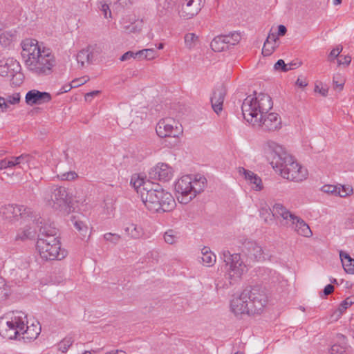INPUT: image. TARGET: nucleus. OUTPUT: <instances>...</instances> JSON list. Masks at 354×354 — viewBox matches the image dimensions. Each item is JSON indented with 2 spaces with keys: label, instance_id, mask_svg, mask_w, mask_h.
<instances>
[{
  "label": "nucleus",
  "instance_id": "obj_18",
  "mask_svg": "<svg viewBox=\"0 0 354 354\" xmlns=\"http://www.w3.org/2000/svg\"><path fill=\"white\" fill-rule=\"evenodd\" d=\"M225 89L223 86L215 88L211 97L212 107L215 113L218 114L223 110V104L225 95Z\"/></svg>",
  "mask_w": 354,
  "mask_h": 354
},
{
  "label": "nucleus",
  "instance_id": "obj_14",
  "mask_svg": "<svg viewBox=\"0 0 354 354\" xmlns=\"http://www.w3.org/2000/svg\"><path fill=\"white\" fill-rule=\"evenodd\" d=\"M174 175V170L166 163H158L150 169L149 176L153 180H158L163 182L169 181Z\"/></svg>",
  "mask_w": 354,
  "mask_h": 354
},
{
  "label": "nucleus",
  "instance_id": "obj_43",
  "mask_svg": "<svg viewBox=\"0 0 354 354\" xmlns=\"http://www.w3.org/2000/svg\"><path fill=\"white\" fill-rule=\"evenodd\" d=\"M333 82L335 88L338 89L339 91H342L343 89L344 80L339 75L334 76Z\"/></svg>",
  "mask_w": 354,
  "mask_h": 354
},
{
  "label": "nucleus",
  "instance_id": "obj_9",
  "mask_svg": "<svg viewBox=\"0 0 354 354\" xmlns=\"http://www.w3.org/2000/svg\"><path fill=\"white\" fill-rule=\"evenodd\" d=\"M0 214L3 219L11 223L21 221V223L32 221L36 224L42 223V218L30 207L24 205H7L3 206L0 209Z\"/></svg>",
  "mask_w": 354,
  "mask_h": 354
},
{
  "label": "nucleus",
  "instance_id": "obj_61",
  "mask_svg": "<svg viewBox=\"0 0 354 354\" xmlns=\"http://www.w3.org/2000/svg\"><path fill=\"white\" fill-rule=\"evenodd\" d=\"M297 86L304 88L308 85V82H306L305 78H298L296 82Z\"/></svg>",
  "mask_w": 354,
  "mask_h": 354
},
{
  "label": "nucleus",
  "instance_id": "obj_30",
  "mask_svg": "<svg viewBox=\"0 0 354 354\" xmlns=\"http://www.w3.org/2000/svg\"><path fill=\"white\" fill-rule=\"evenodd\" d=\"M224 36L225 37V41L228 49L230 48V46L237 44L240 41L241 38L240 33L237 32H234L229 35H225Z\"/></svg>",
  "mask_w": 354,
  "mask_h": 354
},
{
  "label": "nucleus",
  "instance_id": "obj_28",
  "mask_svg": "<svg viewBox=\"0 0 354 354\" xmlns=\"http://www.w3.org/2000/svg\"><path fill=\"white\" fill-rule=\"evenodd\" d=\"M202 261L207 266H212L216 262V255L207 247H204L201 250Z\"/></svg>",
  "mask_w": 354,
  "mask_h": 354
},
{
  "label": "nucleus",
  "instance_id": "obj_62",
  "mask_svg": "<svg viewBox=\"0 0 354 354\" xmlns=\"http://www.w3.org/2000/svg\"><path fill=\"white\" fill-rule=\"evenodd\" d=\"M287 32V29L285 26L279 25L278 26V36H283Z\"/></svg>",
  "mask_w": 354,
  "mask_h": 354
},
{
  "label": "nucleus",
  "instance_id": "obj_8",
  "mask_svg": "<svg viewBox=\"0 0 354 354\" xmlns=\"http://www.w3.org/2000/svg\"><path fill=\"white\" fill-rule=\"evenodd\" d=\"M42 199L46 206L60 212H66L72 201L67 189L58 185L46 187L42 192Z\"/></svg>",
  "mask_w": 354,
  "mask_h": 354
},
{
  "label": "nucleus",
  "instance_id": "obj_50",
  "mask_svg": "<svg viewBox=\"0 0 354 354\" xmlns=\"http://www.w3.org/2000/svg\"><path fill=\"white\" fill-rule=\"evenodd\" d=\"M131 58H138V57L137 56V53H133V51H127L121 56L120 60L124 62L129 60Z\"/></svg>",
  "mask_w": 354,
  "mask_h": 354
},
{
  "label": "nucleus",
  "instance_id": "obj_10",
  "mask_svg": "<svg viewBox=\"0 0 354 354\" xmlns=\"http://www.w3.org/2000/svg\"><path fill=\"white\" fill-rule=\"evenodd\" d=\"M221 255L226 266L228 267L225 277L229 280V285H232L247 272V266L241 260L239 254H231L228 250H223Z\"/></svg>",
  "mask_w": 354,
  "mask_h": 354
},
{
  "label": "nucleus",
  "instance_id": "obj_11",
  "mask_svg": "<svg viewBox=\"0 0 354 354\" xmlns=\"http://www.w3.org/2000/svg\"><path fill=\"white\" fill-rule=\"evenodd\" d=\"M21 315L15 316L10 320L0 318V335L3 338L13 339L21 335V332L25 328V319L26 315L20 313Z\"/></svg>",
  "mask_w": 354,
  "mask_h": 354
},
{
  "label": "nucleus",
  "instance_id": "obj_60",
  "mask_svg": "<svg viewBox=\"0 0 354 354\" xmlns=\"http://www.w3.org/2000/svg\"><path fill=\"white\" fill-rule=\"evenodd\" d=\"M250 183L254 185V187H253V189L257 191H260L263 188L261 182H258L257 180H250Z\"/></svg>",
  "mask_w": 354,
  "mask_h": 354
},
{
  "label": "nucleus",
  "instance_id": "obj_4",
  "mask_svg": "<svg viewBox=\"0 0 354 354\" xmlns=\"http://www.w3.org/2000/svg\"><path fill=\"white\" fill-rule=\"evenodd\" d=\"M267 301L266 295L261 287H250L231 300L230 308L235 315L260 314Z\"/></svg>",
  "mask_w": 354,
  "mask_h": 354
},
{
  "label": "nucleus",
  "instance_id": "obj_37",
  "mask_svg": "<svg viewBox=\"0 0 354 354\" xmlns=\"http://www.w3.org/2000/svg\"><path fill=\"white\" fill-rule=\"evenodd\" d=\"M77 174L75 171H67L57 174V178L61 180H72L77 178Z\"/></svg>",
  "mask_w": 354,
  "mask_h": 354
},
{
  "label": "nucleus",
  "instance_id": "obj_12",
  "mask_svg": "<svg viewBox=\"0 0 354 354\" xmlns=\"http://www.w3.org/2000/svg\"><path fill=\"white\" fill-rule=\"evenodd\" d=\"M156 131L160 138L176 137L182 132L181 126L173 118L160 120L156 125Z\"/></svg>",
  "mask_w": 354,
  "mask_h": 354
},
{
  "label": "nucleus",
  "instance_id": "obj_7",
  "mask_svg": "<svg viewBox=\"0 0 354 354\" xmlns=\"http://www.w3.org/2000/svg\"><path fill=\"white\" fill-rule=\"evenodd\" d=\"M142 201L145 207L153 212H167L176 206L172 195L156 185V189L143 192Z\"/></svg>",
  "mask_w": 354,
  "mask_h": 354
},
{
  "label": "nucleus",
  "instance_id": "obj_33",
  "mask_svg": "<svg viewBox=\"0 0 354 354\" xmlns=\"http://www.w3.org/2000/svg\"><path fill=\"white\" fill-rule=\"evenodd\" d=\"M136 53L139 59L145 58L147 59H152L156 55V52L153 48L143 49Z\"/></svg>",
  "mask_w": 354,
  "mask_h": 354
},
{
  "label": "nucleus",
  "instance_id": "obj_58",
  "mask_svg": "<svg viewBox=\"0 0 354 354\" xmlns=\"http://www.w3.org/2000/svg\"><path fill=\"white\" fill-rule=\"evenodd\" d=\"M288 71L295 68L299 67L302 63L301 62H291L289 64H287Z\"/></svg>",
  "mask_w": 354,
  "mask_h": 354
},
{
  "label": "nucleus",
  "instance_id": "obj_44",
  "mask_svg": "<svg viewBox=\"0 0 354 354\" xmlns=\"http://www.w3.org/2000/svg\"><path fill=\"white\" fill-rule=\"evenodd\" d=\"M346 351V348L339 344H334L331 346L330 353V354H344Z\"/></svg>",
  "mask_w": 354,
  "mask_h": 354
},
{
  "label": "nucleus",
  "instance_id": "obj_38",
  "mask_svg": "<svg viewBox=\"0 0 354 354\" xmlns=\"http://www.w3.org/2000/svg\"><path fill=\"white\" fill-rule=\"evenodd\" d=\"M145 182V181L143 178L139 177H137L136 178L133 177L131 180V184L133 185V188L136 190L138 194L139 189H141V187H142Z\"/></svg>",
  "mask_w": 354,
  "mask_h": 354
},
{
  "label": "nucleus",
  "instance_id": "obj_5",
  "mask_svg": "<svg viewBox=\"0 0 354 354\" xmlns=\"http://www.w3.org/2000/svg\"><path fill=\"white\" fill-rule=\"evenodd\" d=\"M39 228L37 249L40 257L45 260H61L66 256V251L61 248L57 239V229L51 224L44 222L37 224Z\"/></svg>",
  "mask_w": 354,
  "mask_h": 354
},
{
  "label": "nucleus",
  "instance_id": "obj_3",
  "mask_svg": "<svg viewBox=\"0 0 354 354\" xmlns=\"http://www.w3.org/2000/svg\"><path fill=\"white\" fill-rule=\"evenodd\" d=\"M263 147L271 154L270 164L273 169L283 178L297 182L306 178L307 170L295 161L281 146L274 141L268 140Z\"/></svg>",
  "mask_w": 354,
  "mask_h": 354
},
{
  "label": "nucleus",
  "instance_id": "obj_46",
  "mask_svg": "<svg viewBox=\"0 0 354 354\" xmlns=\"http://www.w3.org/2000/svg\"><path fill=\"white\" fill-rule=\"evenodd\" d=\"M348 307L350 306H348V302L342 301L339 304L338 309L335 312V314H337V319L340 317Z\"/></svg>",
  "mask_w": 354,
  "mask_h": 354
},
{
  "label": "nucleus",
  "instance_id": "obj_51",
  "mask_svg": "<svg viewBox=\"0 0 354 354\" xmlns=\"http://www.w3.org/2000/svg\"><path fill=\"white\" fill-rule=\"evenodd\" d=\"M322 191L324 192L337 196V186L326 185L323 186Z\"/></svg>",
  "mask_w": 354,
  "mask_h": 354
},
{
  "label": "nucleus",
  "instance_id": "obj_29",
  "mask_svg": "<svg viewBox=\"0 0 354 354\" xmlns=\"http://www.w3.org/2000/svg\"><path fill=\"white\" fill-rule=\"evenodd\" d=\"M75 228L78 231L82 239L90 236V231L87 224L80 220H75L73 221Z\"/></svg>",
  "mask_w": 354,
  "mask_h": 354
},
{
  "label": "nucleus",
  "instance_id": "obj_39",
  "mask_svg": "<svg viewBox=\"0 0 354 354\" xmlns=\"http://www.w3.org/2000/svg\"><path fill=\"white\" fill-rule=\"evenodd\" d=\"M104 238L106 241L117 244L120 241L121 236L118 234L106 233Z\"/></svg>",
  "mask_w": 354,
  "mask_h": 354
},
{
  "label": "nucleus",
  "instance_id": "obj_27",
  "mask_svg": "<svg viewBox=\"0 0 354 354\" xmlns=\"http://www.w3.org/2000/svg\"><path fill=\"white\" fill-rule=\"evenodd\" d=\"M210 46L215 52H222L228 49L224 35H218L214 37Z\"/></svg>",
  "mask_w": 354,
  "mask_h": 354
},
{
  "label": "nucleus",
  "instance_id": "obj_16",
  "mask_svg": "<svg viewBox=\"0 0 354 354\" xmlns=\"http://www.w3.org/2000/svg\"><path fill=\"white\" fill-rule=\"evenodd\" d=\"M26 102L28 105L41 104L48 102L51 95L48 92H41L38 90H30L26 95Z\"/></svg>",
  "mask_w": 354,
  "mask_h": 354
},
{
  "label": "nucleus",
  "instance_id": "obj_40",
  "mask_svg": "<svg viewBox=\"0 0 354 354\" xmlns=\"http://www.w3.org/2000/svg\"><path fill=\"white\" fill-rule=\"evenodd\" d=\"M32 158V156L29 154H21V156L16 157V160L19 162L20 167L24 168L22 165L28 164Z\"/></svg>",
  "mask_w": 354,
  "mask_h": 354
},
{
  "label": "nucleus",
  "instance_id": "obj_22",
  "mask_svg": "<svg viewBox=\"0 0 354 354\" xmlns=\"http://www.w3.org/2000/svg\"><path fill=\"white\" fill-rule=\"evenodd\" d=\"M291 229L295 231L299 235L305 237H310L313 234L308 225L300 217L298 218Z\"/></svg>",
  "mask_w": 354,
  "mask_h": 354
},
{
  "label": "nucleus",
  "instance_id": "obj_63",
  "mask_svg": "<svg viewBox=\"0 0 354 354\" xmlns=\"http://www.w3.org/2000/svg\"><path fill=\"white\" fill-rule=\"evenodd\" d=\"M8 167H12L19 165V162L16 160V157H12L11 160H7Z\"/></svg>",
  "mask_w": 354,
  "mask_h": 354
},
{
  "label": "nucleus",
  "instance_id": "obj_32",
  "mask_svg": "<svg viewBox=\"0 0 354 354\" xmlns=\"http://www.w3.org/2000/svg\"><path fill=\"white\" fill-rule=\"evenodd\" d=\"M179 239L178 233L173 230H169L165 232L164 239L168 244H174Z\"/></svg>",
  "mask_w": 354,
  "mask_h": 354
},
{
  "label": "nucleus",
  "instance_id": "obj_31",
  "mask_svg": "<svg viewBox=\"0 0 354 354\" xmlns=\"http://www.w3.org/2000/svg\"><path fill=\"white\" fill-rule=\"evenodd\" d=\"M198 42V37L194 33H187L185 35V44L187 48H194Z\"/></svg>",
  "mask_w": 354,
  "mask_h": 354
},
{
  "label": "nucleus",
  "instance_id": "obj_25",
  "mask_svg": "<svg viewBox=\"0 0 354 354\" xmlns=\"http://www.w3.org/2000/svg\"><path fill=\"white\" fill-rule=\"evenodd\" d=\"M339 257L342 263V266L346 272L348 274H354V259H352L348 254L340 251Z\"/></svg>",
  "mask_w": 354,
  "mask_h": 354
},
{
  "label": "nucleus",
  "instance_id": "obj_59",
  "mask_svg": "<svg viewBox=\"0 0 354 354\" xmlns=\"http://www.w3.org/2000/svg\"><path fill=\"white\" fill-rule=\"evenodd\" d=\"M333 291H334L333 286L331 284H328L327 286H325V288L323 290V293L324 295L326 296V295L331 294Z\"/></svg>",
  "mask_w": 354,
  "mask_h": 354
},
{
  "label": "nucleus",
  "instance_id": "obj_17",
  "mask_svg": "<svg viewBox=\"0 0 354 354\" xmlns=\"http://www.w3.org/2000/svg\"><path fill=\"white\" fill-rule=\"evenodd\" d=\"M21 70L19 63L11 58L8 59L4 63L0 64V75L3 77H13Z\"/></svg>",
  "mask_w": 354,
  "mask_h": 354
},
{
  "label": "nucleus",
  "instance_id": "obj_36",
  "mask_svg": "<svg viewBox=\"0 0 354 354\" xmlns=\"http://www.w3.org/2000/svg\"><path fill=\"white\" fill-rule=\"evenodd\" d=\"M353 191V189L348 185H339L337 186V196L340 197H346L349 195Z\"/></svg>",
  "mask_w": 354,
  "mask_h": 354
},
{
  "label": "nucleus",
  "instance_id": "obj_35",
  "mask_svg": "<svg viewBox=\"0 0 354 354\" xmlns=\"http://www.w3.org/2000/svg\"><path fill=\"white\" fill-rule=\"evenodd\" d=\"M74 340L71 337H66L59 344V350L62 353H66L69 347L73 344Z\"/></svg>",
  "mask_w": 354,
  "mask_h": 354
},
{
  "label": "nucleus",
  "instance_id": "obj_34",
  "mask_svg": "<svg viewBox=\"0 0 354 354\" xmlns=\"http://www.w3.org/2000/svg\"><path fill=\"white\" fill-rule=\"evenodd\" d=\"M239 173L243 174L245 178L248 181L254 180L258 182H261V179L257 174L250 170L244 169L243 167H239Z\"/></svg>",
  "mask_w": 354,
  "mask_h": 354
},
{
  "label": "nucleus",
  "instance_id": "obj_19",
  "mask_svg": "<svg viewBox=\"0 0 354 354\" xmlns=\"http://www.w3.org/2000/svg\"><path fill=\"white\" fill-rule=\"evenodd\" d=\"M263 211H265L268 215H270L269 212H271L272 216L276 218L281 217L282 220H283L288 216L290 218L294 219V217L292 216V212L281 203H275L273 205L272 209L268 207V209H263L262 212Z\"/></svg>",
  "mask_w": 354,
  "mask_h": 354
},
{
  "label": "nucleus",
  "instance_id": "obj_56",
  "mask_svg": "<svg viewBox=\"0 0 354 354\" xmlns=\"http://www.w3.org/2000/svg\"><path fill=\"white\" fill-rule=\"evenodd\" d=\"M351 62V57L349 55H346L343 58H341L338 60V63L339 65L345 64L346 66L349 65Z\"/></svg>",
  "mask_w": 354,
  "mask_h": 354
},
{
  "label": "nucleus",
  "instance_id": "obj_54",
  "mask_svg": "<svg viewBox=\"0 0 354 354\" xmlns=\"http://www.w3.org/2000/svg\"><path fill=\"white\" fill-rule=\"evenodd\" d=\"M279 38L274 33H269L266 41L268 43H271V41L274 42V46H277V42L278 41Z\"/></svg>",
  "mask_w": 354,
  "mask_h": 354
},
{
  "label": "nucleus",
  "instance_id": "obj_41",
  "mask_svg": "<svg viewBox=\"0 0 354 354\" xmlns=\"http://www.w3.org/2000/svg\"><path fill=\"white\" fill-rule=\"evenodd\" d=\"M276 47L277 46L271 45L270 43L265 41L262 49V54L264 56H269L272 53Z\"/></svg>",
  "mask_w": 354,
  "mask_h": 354
},
{
  "label": "nucleus",
  "instance_id": "obj_42",
  "mask_svg": "<svg viewBox=\"0 0 354 354\" xmlns=\"http://www.w3.org/2000/svg\"><path fill=\"white\" fill-rule=\"evenodd\" d=\"M292 216L294 217V219L290 218V217L287 216V218H285L281 221V225L283 226L289 227L292 228V225H295L296 221L298 219L299 216L295 215L292 212Z\"/></svg>",
  "mask_w": 354,
  "mask_h": 354
},
{
  "label": "nucleus",
  "instance_id": "obj_13",
  "mask_svg": "<svg viewBox=\"0 0 354 354\" xmlns=\"http://www.w3.org/2000/svg\"><path fill=\"white\" fill-rule=\"evenodd\" d=\"M240 248L243 254L250 261L257 262L265 259L262 247L255 241L245 239Z\"/></svg>",
  "mask_w": 354,
  "mask_h": 354
},
{
  "label": "nucleus",
  "instance_id": "obj_53",
  "mask_svg": "<svg viewBox=\"0 0 354 354\" xmlns=\"http://www.w3.org/2000/svg\"><path fill=\"white\" fill-rule=\"evenodd\" d=\"M88 80V78L87 77H82L73 80L71 84H73V87L75 88L84 84Z\"/></svg>",
  "mask_w": 354,
  "mask_h": 354
},
{
  "label": "nucleus",
  "instance_id": "obj_1",
  "mask_svg": "<svg viewBox=\"0 0 354 354\" xmlns=\"http://www.w3.org/2000/svg\"><path fill=\"white\" fill-rule=\"evenodd\" d=\"M272 106V99L267 94L260 93L254 97L248 96L241 106L243 118L263 131H277L281 127V120L277 113H268Z\"/></svg>",
  "mask_w": 354,
  "mask_h": 354
},
{
  "label": "nucleus",
  "instance_id": "obj_15",
  "mask_svg": "<svg viewBox=\"0 0 354 354\" xmlns=\"http://www.w3.org/2000/svg\"><path fill=\"white\" fill-rule=\"evenodd\" d=\"M203 5L204 1L201 0H183L179 12L180 17L187 19H191L201 11Z\"/></svg>",
  "mask_w": 354,
  "mask_h": 354
},
{
  "label": "nucleus",
  "instance_id": "obj_24",
  "mask_svg": "<svg viewBox=\"0 0 354 354\" xmlns=\"http://www.w3.org/2000/svg\"><path fill=\"white\" fill-rule=\"evenodd\" d=\"M28 225H27L24 229L19 230L16 236L17 240L24 241L26 239H30L35 237L36 234V230L34 227L30 226V225H36L38 227V225L36 223H33L32 221L28 222Z\"/></svg>",
  "mask_w": 354,
  "mask_h": 354
},
{
  "label": "nucleus",
  "instance_id": "obj_21",
  "mask_svg": "<svg viewBox=\"0 0 354 354\" xmlns=\"http://www.w3.org/2000/svg\"><path fill=\"white\" fill-rule=\"evenodd\" d=\"M19 102L20 95L19 93L8 95L6 97H0V109L3 112H6L10 110V105L17 104Z\"/></svg>",
  "mask_w": 354,
  "mask_h": 354
},
{
  "label": "nucleus",
  "instance_id": "obj_6",
  "mask_svg": "<svg viewBox=\"0 0 354 354\" xmlns=\"http://www.w3.org/2000/svg\"><path fill=\"white\" fill-rule=\"evenodd\" d=\"M207 186V179L201 174L192 178L189 175L182 176L175 185V189L178 193V200L180 203L187 204L198 194L204 191Z\"/></svg>",
  "mask_w": 354,
  "mask_h": 354
},
{
  "label": "nucleus",
  "instance_id": "obj_52",
  "mask_svg": "<svg viewBox=\"0 0 354 354\" xmlns=\"http://www.w3.org/2000/svg\"><path fill=\"white\" fill-rule=\"evenodd\" d=\"M342 50V47L341 46H337L335 48L333 49L328 55V59L333 60V59L337 57L339 53Z\"/></svg>",
  "mask_w": 354,
  "mask_h": 354
},
{
  "label": "nucleus",
  "instance_id": "obj_45",
  "mask_svg": "<svg viewBox=\"0 0 354 354\" xmlns=\"http://www.w3.org/2000/svg\"><path fill=\"white\" fill-rule=\"evenodd\" d=\"M288 64L285 63L283 59H279L274 64V68L277 71H281L283 72H288Z\"/></svg>",
  "mask_w": 354,
  "mask_h": 354
},
{
  "label": "nucleus",
  "instance_id": "obj_48",
  "mask_svg": "<svg viewBox=\"0 0 354 354\" xmlns=\"http://www.w3.org/2000/svg\"><path fill=\"white\" fill-rule=\"evenodd\" d=\"M8 295L4 279L0 277V298L6 297Z\"/></svg>",
  "mask_w": 354,
  "mask_h": 354
},
{
  "label": "nucleus",
  "instance_id": "obj_55",
  "mask_svg": "<svg viewBox=\"0 0 354 354\" xmlns=\"http://www.w3.org/2000/svg\"><path fill=\"white\" fill-rule=\"evenodd\" d=\"M100 91H93L91 92L86 93L84 98L86 101H91L92 97L98 95Z\"/></svg>",
  "mask_w": 354,
  "mask_h": 354
},
{
  "label": "nucleus",
  "instance_id": "obj_2",
  "mask_svg": "<svg viewBox=\"0 0 354 354\" xmlns=\"http://www.w3.org/2000/svg\"><path fill=\"white\" fill-rule=\"evenodd\" d=\"M21 57L29 72L37 76L49 75L55 65V59L50 48L41 47L34 39H26L21 43Z\"/></svg>",
  "mask_w": 354,
  "mask_h": 354
},
{
  "label": "nucleus",
  "instance_id": "obj_47",
  "mask_svg": "<svg viewBox=\"0 0 354 354\" xmlns=\"http://www.w3.org/2000/svg\"><path fill=\"white\" fill-rule=\"evenodd\" d=\"M156 189V185H154V187H153L151 183L148 182H145L142 187H141V189H139L138 194L140 195V198H142V194L143 192H147L150 190H154Z\"/></svg>",
  "mask_w": 354,
  "mask_h": 354
},
{
  "label": "nucleus",
  "instance_id": "obj_57",
  "mask_svg": "<svg viewBox=\"0 0 354 354\" xmlns=\"http://www.w3.org/2000/svg\"><path fill=\"white\" fill-rule=\"evenodd\" d=\"M108 201H109V202H107V201L105 200L104 203H105V207H106L107 214H111L113 212V207L112 200L109 199Z\"/></svg>",
  "mask_w": 354,
  "mask_h": 354
},
{
  "label": "nucleus",
  "instance_id": "obj_20",
  "mask_svg": "<svg viewBox=\"0 0 354 354\" xmlns=\"http://www.w3.org/2000/svg\"><path fill=\"white\" fill-rule=\"evenodd\" d=\"M41 330V327L39 322L37 321L35 323L28 325V322L26 321V329L24 328L21 334L23 335V339H35L40 334Z\"/></svg>",
  "mask_w": 354,
  "mask_h": 354
},
{
  "label": "nucleus",
  "instance_id": "obj_64",
  "mask_svg": "<svg viewBox=\"0 0 354 354\" xmlns=\"http://www.w3.org/2000/svg\"><path fill=\"white\" fill-rule=\"evenodd\" d=\"M315 91L317 92L318 91L319 93H321L323 96H326L328 93V88H319L318 86H316L315 88Z\"/></svg>",
  "mask_w": 354,
  "mask_h": 354
},
{
  "label": "nucleus",
  "instance_id": "obj_23",
  "mask_svg": "<svg viewBox=\"0 0 354 354\" xmlns=\"http://www.w3.org/2000/svg\"><path fill=\"white\" fill-rule=\"evenodd\" d=\"M93 47L90 46L77 53L76 59L81 67H84L85 63L90 64L93 62Z\"/></svg>",
  "mask_w": 354,
  "mask_h": 354
},
{
  "label": "nucleus",
  "instance_id": "obj_49",
  "mask_svg": "<svg viewBox=\"0 0 354 354\" xmlns=\"http://www.w3.org/2000/svg\"><path fill=\"white\" fill-rule=\"evenodd\" d=\"M100 6L99 8L103 12L104 17H111V12L110 10L109 6L106 3L102 2H100Z\"/></svg>",
  "mask_w": 354,
  "mask_h": 354
},
{
  "label": "nucleus",
  "instance_id": "obj_26",
  "mask_svg": "<svg viewBox=\"0 0 354 354\" xmlns=\"http://www.w3.org/2000/svg\"><path fill=\"white\" fill-rule=\"evenodd\" d=\"M124 231L128 236L132 239H139L144 234L142 228L134 223H128L125 227Z\"/></svg>",
  "mask_w": 354,
  "mask_h": 354
}]
</instances>
